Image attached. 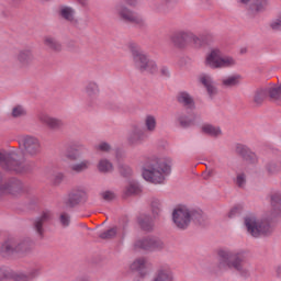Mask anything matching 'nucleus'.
I'll use <instances>...</instances> for the list:
<instances>
[{
  "label": "nucleus",
  "instance_id": "obj_45",
  "mask_svg": "<svg viewBox=\"0 0 281 281\" xmlns=\"http://www.w3.org/2000/svg\"><path fill=\"white\" fill-rule=\"evenodd\" d=\"M120 172L123 177H130L132 170L131 167H126V166H121L120 167Z\"/></svg>",
  "mask_w": 281,
  "mask_h": 281
},
{
  "label": "nucleus",
  "instance_id": "obj_44",
  "mask_svg": "<svg viewBox=\"0 0 281 281\" xmlns=\"http://www.w3.org/2000/svg\"><path fill=\"white\" fill-rule=\"evenodd\" d=\"M101 196L104 201H113V199H115V195L111 191L103 192Z\"/></svg>",
  "mask_w": 281,
  "mask_h": 281
},
{
  "label": "nucleus",
  "instance_id": "obj_33",
  "mask_svg": "<svg viewBox=\"0 0 281 281\" xmlns=\"http://www.w3.org/2000/svg\"><path fill=\"white\" fill-rule=\"evenodd\" d=\"M139 192H142V189L139 188V186L135 182H132L127 187L125 194H126V196H131L133 194H139Z\"/></svg>",
  "mask_w": 281,
  "mask_h": 281
},
{
  "label": "nucleus",
  "instance_id": "obj_23",
  "mask_svg": "<svg viewBox=\"0 0 281 281\" xmlns=\"http://www.w3.org/2000/svg\"><path fill=\"white\" fill-rule=\"evenodd\" d=\"M200 82L206 87L209 95H216V87L212 83V78H210V76H202Z\"/></svg>",
  "mask_w": 281,
  "mask_h": 281
},
{
  "label": "nucleus",
  "instance_id": "obj_50",
  "mask_svg": "<svg viewBox=\"0 0 281 281\" xmlns=\"http://www.w3.org/2000/svg\"><path fill=\"white\" fill-rule=\"evenodd\" d=\"M240 210H243L241 206H235L233 210H231L229 212V218H232V216L236 215V214H240Z\"/></svg>",
  "mask_w": 281,
  "mask_h": 281
},
{
  "label": "nucleus",
  "instance_id": "obj_12",
  "mask_svg": "<svg viewBox=\"0 0 281 281\" xmlns=\"http://www.w3.org/2000/svg\"><path fill=\"white\" fill-rule=\"evenodd\" d=\"M135 247L145 249V251H155V249H164V243L155 237H149L136 241Z\"/></svg>",
  "mask_w": 281,
  "mask_h": 281
},
{
  "label": "nucleus",
  "instance_id": "obj_35",
  "mask_svg": "<svg viewBox=\"0 0 281 281\" xmlns=\"http://www.w3.org/2000/svg\"><path fill=\"white\" fill-rule=\"evenodd\" d=\"M224 87H236L238 82H240V76H232L227 79H224L223 81Z\"/></svg>",
  "mask_w": 281,
  "mask_h": 281
},
{
  "label": "nucleus",
  "instance_id": "obj_28",
  "mask_svg": "<svg viewBox=\"0 0 281 281\" xmlns=\"http://www.w3.org/2000/svg\"><path fill=\"white\" fill-rule=\"evenodd\" d=\"M271 205L277 212V214H281V194L280 193H274L271 195Z\"/></svg>",
  "mask_w": 281,
  "mask_h": 281
},
{
  "label": "nucleus",
  "instance_id": "obj_5",
  "mask_svg": "<svg viewBox=\"0 0 281 281\" xmlns=\"http://www.w3.org/2000/svg\"><path fill=\"white\" fill-rule=\"evenodd\" d=\"M245 225L247 227V232L254 236V238H258V236H267L273 232L269 222H260L257 221L256 217H246Z\"/></svg>",
  "mask_w": 281,
  "mask_h": 281
},
{
  "label": "nucleus",
  "instance_id": "obj_17",
  "mask_svg": "<svg viewBox=\"0 0 281 281\" xmlns=\"http://www.w3.org/2000/svg\"><path fill=\"white\" fill-rule=\"evenodd\" d=\"M37 119L42 124H45V126H48V128H61L63 126V121L58 119H54L49 116V114L44 112H41L37 115Z\"/></svg>",
  "mask_w": 281,
  "mask_h": 281
},
{
  "label": "nucleus",
  "instance_id": "obj_39",
  "mask_svg": "<svg viewBox=\"0 0 281 281\" xmlns=\"http://www.w3.org/2000/svg\"><path fill=\"white\" fill-rule=\"evenodd\" d=\"M245 183H247V176H245V173H238L236 177V186H238V188H245Z\"/></svg>",
  "mask_w": 281,
  "mask_h": 281
},
{
  "label": "nucleus",
  "instance_id": "obj_11",
  "mask_svg": "<svg viewBox=\"0 0 281 281\" xmlns=\"http://www.w3.org/2000/svg\"><path fill=\"white\" fill-rule=\"evenodd\" d=\"M190 31H178L173 33L170 37L171 43H173L175 47L179 49H186L188 45H190Z\"/></svg>",
  "mask_w": 281,
  "mask_h": 281
},
{
  "label": "nucleus",
  "instance_id": "obj_4",
  "mask_svg": "<svg viewBox=\"0 0 281 281\" xmlns=\"http://www.w3.org/2000/svg\"><path fill=\"white\" fill-rule=\"evenodd\" d=\"M130 49L132 52L134 63L136 67L140 69V71H149V74H155V71H157V64H155L153 60H149L146 54H144L137 44H130Z\"/></svg>",
  "mask_w": 281,
  "mask_h": 281
},
{
  "label": "nucleus",
  "instance_id": "obj_10",
  "mask_svg": "<svg viewBox=\"0 0 281 281\" xmlns=\"http://www.w3.org/2000/svg\"><path fill=\"white\" fill-rule=\"evenodd\" d=\"M190 211L186 207H178L172 213L173 223L179 227V229H186L190 225Z\"/></svg>",
  "mask_w": 281,
  "mask_h": 281
},
{
  "label": "nucleus",
  "instance_id": "obj_51",
  "mask_svg": "<svg viewBox=\"0 0 281 281\" xmlns=\"http://www.w3.org/2000/svg\"><path fill=\"white\" fill-rule=\"evenodd\" d=\"M8 280V271L3 268H0V281Z\"/></svg>",
  "mask_w": 281,
  "mask_h": 281
},
{
  "label": "nucleus",
  "instance_id": "obj_27",
  "mask_svg": "<svg viewBox=\"0 0 281 281\" xmlns=\"http://www.w3.org/2000/svg\"><path fill=\"white\" fill-rule=\"evenodd\" d=\"M99 172H113V164L108 159H102L98 164Z\"/></svg>",
  "mask_w": 281,
  "mask_h": 281
},
{
  "label": "nucleus",
  "instance_id": "obj_36",
  "mask_svg": "<svg viewBox=\"0 0 281 281\" xmlns=\"http://www.w3.org/2000/svg\"><path fill=\"white\" fill-rule=\"evenodd\" d=\"M189 37V45H194L195 47H201L203 45V40L201 37L196 36L194 33H190Z\"/></svg>",
  "mask_w": 281,
  "mask_h": 281
},
{
  "label": "nucleus",
  "instance_id": "obj_56",
  "mask_svg": "<svg viewBox=\"0 0 281 281\" xmlns=\"http://www.w3.org/2000/svg\"><path fill=\"white\" fill-rule=\"evenodd\" d=\"M240 54H247V48H241Z\"/></svg>",
  "mask_w": 281,
  "mask_h": 281
},
{
  "label": "nucleus",
  "instance_id": "obj_15",
  "mask_svg": "<svg viewBox=\"0 0 281 281\" xmlns=\"http://www.w3.org/2000/svg\"><path fill=\"white\" fill-rule=\"evenodd\" d=\"M87 191L82 189H75L71 191L68 198V203L71 207L80 205V203H87Z\"/></svg>",
  "mask_w": 281,
  "mask_h": 281
},
{
  "label": "nucleus",
  "instance_id": "obj_32",
  "mask_svg": "<svg viewBox=\"0 0 281 281\" xmlns=\"http://www.w3.org/2000/svg\"><path fill=\"white\" fill-rule=\"evenodd\" d=\"M145 125H146L147 131L153 133V131H155V128H157V120L153 115H147L145 119Z\"/></svg>",
  "mask_w": 281,
  "mask_h": 281
},
{
  "label": "nucleus",
  "instance_id": "obj_57",
  "mask_svg": "<svg viewBox=\"0 0 281 281\" xmlns=\"http://www.w3.org/2000/svg\"><path fill=\"white\" fill-rule=\"evenodd\" d=\"M192 218H201V214H198V215L193 214Z\"/></svg>",
  "mask_w": 281,
  "mask_h": 281
},
{
  "label": "nucleus",
  "instance_id": "obj_20",
  "mask_svg": "<svg viewBox=\"0 0 281 281\" xmlns=\"http://www.w3.org/2000/svg\"><path fill=\"white\" fill-rule=\"evenodd\" d=\"M146 139V134L144 130L139 128L138 126H134L132 134L128 138L130 144H139V142H144Z\"/></svg>",
  "mask_w": 281,
  "mask_h": 281
},
{
  "label": "nucleus",
  "instance_id": "obj_58",
  "mask_svg": "<svg viewBox=\"0 0 281 281\" xmlns=\"http://www.w3.org/2000/svg\"><path fill=\"white\" fill-rule=\"evenodd\" d=\"M249 0H240V3H247Z\"/></svg>",
  "mask_w": 281,
  "mask_h": 281
},
{
  "label": "nucleus",
  "instance_id": "obj_31",
  "mask_svg": "<svg viewBox=\"0 0 281 281\" xmlns=\"http://www.w3.org/2000/svg\"><path fill=\"white\" fill-rule=\"evenodd\" d=\"M131 269H132V271H139V273H142V271H144V269H146V259H144V258L136 259L131 265Z\"/></svg>",
  "mask_w": 281,
  "mask_h": 281
},
{
  "label": "nucleus",
  "instance_id": "obj_49",
  "mask_svg": "<svg viewBox=\"0 0 281 281\" xmlns=\"http://www.w3.org/2000/svg\"><path fill=\"white\" fill-rule=\"evenodd\" d=\"M88 93H91V91H98V85L94 82H89L87 86Z\"/></svg>",
  "mask_w": 281,
  "mask_h": 281
},
{
  "label": "nucleus",
  "instance_id": "obj_55",
  "mask_svg": "<svg viewBox=\"0 0 281 281\" xmlns=\"http://www.w3.org/2000/svg\"><path fill=\"white\" fill-rule=\"evenodd\" d=\"M276 273L278 278H281V266H278L276 269Z\"/></svg>",
  "mask_w": 281,
  "mask_h": 281
},
{
  "label": "nucleus",
  "instance_id": "obj_29",
  "mask_svg": "<svg viewBox=\"0 0 281 281\" xmlns=\"http://www.w3.org/2000/svg\"><path fill=\"white\" fill-rule=\"evenodd\" d=\"M59 15L61 19H65V21H74V10L69 7H61L59 9Z\"/></svg>",
  "mask_w": 281,
  "mask_h": 281
},
{
  "label": "nucleus",
  "instance_id": "obj_14",
  "mask_svg": "<svg viewBox=\"0 0 281 281\" xmlns=\"http://www.w3.org/2000/svg\"><path fill=\"white\" fill-rule=\"evenodd\" d=\"M52 212L44 211L33 223V227L41 239L45 238V228H43V224L52 221Z\"/></svg>",
  "mask_w": 281,
  "mask_h": 281
},
{
  "label": "nucleus",
  "instance_id": "obj_9",
  "mask_svg": "<svg viewBox=\"0 0 281 281\" xmlns=\"http://www.w3.org/2000/svg\"><path fill=\"white\" fill-rule=\"evenodd\" d=\"M119 14L123 21H126L127 23H132L136 27H145L146 26V20L142 18V15L128 10L126 7H121L119 9Z\"/></svg>",
  "mask_w": 281,
  "mask_h": 281
},
{
  "label": "nucleus",
  "instance_id": "obj_30",
  "mask_svg": "<svg viewBox=\"0 0 281 281\" xmlns=\"http://www.w3.org/2000/svg\"><path fill=\"white\" fill-rule=\"evenodd\" d=\"M202 131L206 134V135H211L212 137H218V135H221V128L215 127L213 125L206 124L202 127Z\"/></svg>",
  "mask_w": 281,
  "mask_h": 281
},
{
  "label": "nucleus",
  "instance_id": "obj_8",
  "mask_svg": "<svg viewBox=\"0 0 281 281\" xmlns=\"http://www.w3.org/2000/svg\"><path fill=\"white\" fill-rule=\"evenodd\" d=\"M1 194H12V196H21V194H25V184H23L21 180L13 178L7 183H3L2 187H0V196Z\"/></svg>",
  "mask_w": 281,
  "mask_h": 281
},
{
  "label": "nucleus",
  "instance_id": "obj_13",
  "mask_svg": "<svg viewBox=\"0 0 281 281\" xmlns=\"http://www.w3.org/2000/svg\"><path fill=\"white\" fill-rule=\"evenodd\" d=\"M27 251V243L19 244L16 239L7 240L1 247V254L10 256V254H19V251Z\"/></svg>",
  "mask_w": 281,
  "mask_h": 281
},
{
  "label": "nucleus",
  "instance_id": "obj_47",
  "mask_svg": "<svg viewBox=\"0 0 281 281\" xmlns=\"http://www.w3.org/2000/svg\"><path fill=\"white\" fill-rule=\"evenodd\" d=\"M99 150H102L103 153H106L109 150H111V146L106 143H101L99 146H98Z\"/></svg>",
  "mask_w": 281,
  "mask_h": 281
},
{
  "label": "nucleus",
  "instance_id": "obj_34",
  "mask_svg": "<svg viewBox=\"0 0 281 281\" xmlns=\"http://www.w3.org/2000/svg\"><path fill=\"white\" fill-rule=\"evenodd\" d=\"M116 234H117V228L113 227V228H110V229L101 233L100 238H102L103 240H111V238H115Z\"/></svg>",
  "mask_w": 281,
  "mask_h": 281
},
{
  "label": "nucleus",
  "instance_id": "obj_3",
  "mask_svg": "<svg viewBox=\"0 0 281 281\" xmlns=\"http://www.w3.org/2000/svg\"><path fill=\"white\" fill-rule=\"evenodd\" d=\"M0 166L3 170L15 172V175H23L30 172V165L19 160L16 153L0 151Z\"/></svg>",
  "mask_w": 281,
  "mask_h": 281
},
{
  "label": "nucleus",
  "instance_id": "obj_6",
  "mask_svg": "<svg viewBox=\"0 0 281 281\" xmlns=\"http://www.w3.org/2000/svg\"><path fill=\"white\" fill-rule=\"evenodd\" d=\"M206 65L212 69H221L223 67H234L236 60L232 57H223L220 49H213L206 57Z\"/></svg>",
  "mask_w": 281,
  "mask_h": 281
},
{
  "label": "nucleus",
  "instance_id": "obj_52",
  "mask_svg": "<svg viewBox=\"0 0 281 281\" xmlns=\"http://www.w3.org/2000/svg\"><path fill=\"white\" fill-rule=\"evenodd\" d=\"M154 214H159V204L157 202L151 203Z\"/></svg>",
  "mask_w": 281,
  "mask_h": 281
},
{
  "label": "nucleus",
  "instance_id": "obj_25",
  "mask_svg": "<svg viewBox=\"0 0 281 281\" xmlns=\"http://www.w3.org/2000/svg\"><path fill=\"white\" fill-rule=\"evenodd\" d=\"M267 94L270 100L278 102V100H281V86H276L267 89Z\"/></svg>",
  "mask_w": 281,
  "mask_h": 281
},
{
  "label": "nucleus",
  "instance_id": "obj_19",
  "mask_svg": "<svg viewBox=\"0 0 281 281\" xmlns=\"http://www.w3.org/2000/svg\"><path fill=\"white\" fill-rule=\"evenodd\" d=\"M44 45L45 47L50 49V52H63V44H60V42H58V40H56L55 37L45 36Z\"/></svg>",
  "mask_w": 281,
  "mask_h": 281
},
{
  "label": "nucleus",
  "instance_id": "obj_21",
  "mask_svg": "<svg viewBox=\"0 0 281 281\" xmlns=\"http://www.w3.org/2000/svg\"><path fill=\"white\" fill-rule=\"evenodd\" d=\"M267 89H257L252 94V104H255V106H262V103L267 100Z\"/></svg>",
  "mask_w": 281,
  "mask_h": 281
},
{
  "label": "nucleus",
  "instance_id": "obj_48",
  "mask_svg": "<svg viewBox=\"0 0 281 281\" xmlns=\"http://www.w3.org/2000/svg\"><path fill=\"white\" fill-rule=\"evenodd\" d=\"M214 175H216L214 169H210L209 171H204L202 173V177H203V179H210V177H214Z\"/></svg>",
  "mask_w": 281,
  "mask_h": 281
},
{
  "label": "nucleus",
  "instance_id": "obj_16",
  "mask_svg": "<svg viewBox=\"0 0 281 281\" xmlns=\"http://www.w3.org/2000/svg\"><path fill=\"white\" fill-rule=\"evenodd\" d=\"M235 153L237 155H240L243 159L246 161H249V164H257L258 162V157L249 150V148L243 144H237L235 147Z\"/></svg>",
  "mask_w": 281,
  "mask_h": 281
},
{
  "label": "nucleus",
  "instance_id": "obj_7",
  "mask_svg": "<svg viewBox=\"0 0 281 281\" xmlns=\"http://www.w3.org/2000/svg\"><path fill=\"white\" fill-rule=\"evenodd\" d=\"M19 144L23 155L29 157H38L41 155L42 148L38 138L26 135L20 139Z\"/></svg>",
  "mask_w": 281,
  "mask_h": 281
},
{
  "label": "nucleus",
  "instance_id": "obj_43",
  "mask_svg": "<svg viewBox=\"0 0 281 281\" xmlns=\"http://www.w3.org/2000/svg\"><path fill=\"white\" fill-rule=\"evenodd\" d=\"M60 223L64 227H68L70 220H69V215L67 213H63L60 215Z\"/></svg>",
  "mask_w": 281,
  "mask_h": 281
},
{
  "label": "nucleus",
  "instance_id": "obj_54",
  "mask_svg": "<svg viewBox=\"0 0 281 281\" xmlns=\"http://www.w3.org/2000/svg\"><path fill=\"white\" fill-rule=\"evenodd\" d=\"M125 2L127 3V5H136L137 0H125Z\"/></svg>",
  "mask_w": 281,
  "mask_h": 281
},
{
  "label": "nucleus",
  "instance_id": "obj_18",
  "mask_svg": "<svg viewBox=\"0 0 281 281\" xmlns=\"http://www.w3.org/2000/svg\"><path fill=\"white\" fill-rule=\"evenodd\" d=\"M177 100L186 109H194V99L188 92L178 93Z\"/></svg>",
  "mask_w": 281,
  "mask_h": 281
},
{
  "label": "nucleus",
  "instance_id": "obj_53",
  "mask_svg": "<svg viewBox=\"0 0 281 281\" xmlns=\"http://www.w3.org/2000/svg\"><path fill=\"white\" fill-rule=\"evenodd\" d=\"M160 74H161V76H168V68L162 67V68L160 69Z\"/></svg>",
  "mask_w": 281,
  "mask_h": 281
},
{
  "label": "nucleus",
  "instance_id": "obj_24",
  "mask_svg": "<svg viewBox=\"0 0 281 281\" xmlns=\"http://www.w3.org/2000/svg\"><path fill=\"white\" fill-rule=\"evenodd\" d=\"M138 225L144 232H150V229H153V220H150L148 215H140L138 217Z\"/></svg>",
  "mask_w": 281,
  "mask_h": 281
},
{
  "label": "nucleus",
  "instance_id": "obj_37",
  "mask_svg": "<svg viewBox=\"0 0 281 281\" xmlns=\"http://www.w3.org/2000/svg\"><path fill=\"white\" fill-rule=\"evenodd\" d=\"M12 115H13V117H23V115H27V112L24 110L23 106L18 105V106L13 108Z\"/></svg>",
  "mask_w": 281,
  "mask_h": 281
},
{
  "label": "nucleus",
  "instance_id": "obj_2",
  "mask_svg": "<svg viewBox=\"0 0 281 281\" xmlns=\"http://www.w3.org/2000/svg\"><path fill=\"white\" fill-rule=\"evenodd\" d=\"M217 255L220 258V269H235V271L243 273L246 262L245 254L221 249Z\"/></svg>",
  "mask_w": 281,
  "mask_h": 281
},
{
  "label": "nucleus",
  "instance_id": "obj_26",
  "mask_svg": "<svg viewBox=\"0 0 281 281\" xmlns=\"http://www.w3.org/2000/svg\"><path fill=\"white\" fill-rule=\"evenodd\" d=\"M91 166V161L89 160H82L79 164H75L72 166H70V170H72V172H85V170H89V167Z\"/></svg>",
  "mask_w": 281,
  "mask_h": 281
},
{
  "label": "nucleus",
  "instance_id": "obj_22",
  "mask_svg": "<svg viewBox=\"0 0 281 281\" xmlns=\"http://www.w3.org/2000/svg\"><path fill=\"white\" fill-rule=\"evenodd\" d=\"M34 60V56L32 55V50H20L18 54V61L20 63L21 67H27L30 63Z\"/></svg>",
  "mask_w": 281,
  "mask_h": 281
},
{
  "label": "nucleus",
  "instance_id": "obj_38",
  "mask_svg": "<svg viewBox=\"0 0 281 281\" xmlns=\"http://www.w3.org/2000/svg\"><path fill=\"white\" fill-rule=\"evenodd\" d=\"M194 120H195L194 116H193L192 119H190V120H188V119L181 116V117L179 119V123H180V125L182 126V128H188L189 126H194Z\"/></svg>",
  "mask_w": 281,
  "mask_h": 281
},
{
  "label": "nucleus",
  "instance_id": "obj_41",
  "mask_svg": "<svg viewBox=\"0 0 281 281\" xmlns=\"http://www.w3.org/2000/svg\"><path fill=\"white\" fill-rule=\"evenodd\" d=\"M36 270H34L32 273H31V277H27L25 276L24 273H18L15 274L13 278L15 281H30L32 280V278H34V273H35Z\"/></svg>",
  "mask_w": 281,
  "mask_h": 281
},
{
  "label": "nucleus",
  "instance_id": "obj_46",
  "mask_svg": "<svg viewBox=\"0 0 281 281\" xmlns=\"http://www.w3.org/2000/svg\"><path fill=\"white\" fill-rule=\"evenodd\" d=\"M64 179H65V175L56 173L53 181H54L55 186H58V184L63 183Z\"/></svg>",
  "mask_w": 281,
  "mask_h": 281
},
{
  "label": "nucleus",
  "instance_id": "obj_1",
  "mask_svg": "<svg viewBox=\"0 0 281 281\" xmlns=\"http://www.w3.org/2000/svg\"><path fill=\"white\" fill-rule=\"evenodd\" d=\"M170 159L151 158L143 168V178L150 183H161L166 178L164 175L170 172Z\"/></svg>",
  "mask_w": 281,
  "mask_h": 281
},
{
  "label": "nucleus",
  "instance_id": "obj_40",
  "mask_svg": "<svg viewBox=\"0 0 281 281\" xmlns=\"http://www.w3.org/2000/svg\"><path fill=\"white\" fill-rule=\"evenodd\" d=\"M252 8H255L256 12H262L267 8V0H257Z\"/></svg>",
  "mask_w": 281,
  "mask_h": 281
},
{
  "label": "nucleus",
  "instance_id": "obj_42",
  "mask_svg": "<svg viewBox=\"0 0 281 281\" xmlns=\"http://www.w3.org/2000/svg\"><path fill=\"white\" fill-rule=\"evenodd\" d=\"M66 157L70 161H78V159L80 158V153H78V150H70L66 154Z\"/></svg>",
  "mask_w": 281,
  "mask_h": 281
}]
</instances>
